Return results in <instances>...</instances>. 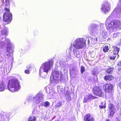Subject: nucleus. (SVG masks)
Returning a JSON list of instances; mask_svg holds the SVG:
<instances>
[{
	"mask_svg": "<svg viewBox=\"0 0 121 121\" xmlns=\"http://www.w3.org/2000/svg\"><path fill=\"white\" fill-rule=\"evenodd\" d=\"M87 40V44H88L90 42L89 38L86 37V39L83 38H78L76 39L74 41L73 43H71L69 49L71 51L73 49V53L72 54H70L69 56L68 57L71 58V56L74 58L78 57L79 56L77 53V50L82 48L86 45V42Z\"/></svg>",
	"mask_w": 121,
	"mask_h": 121,
	"instance_id": "1",
	"label": "nucleus"
},
{
	"mask_svg": "<svg viewBox=\"0 0 121 121\" xmlns=\"http://www.w3.org/2000/svg\"><path fill=\"white\" fill-rule=\"evenodd\" d=\"M105 24L107 30L110 32L113 31L115 29H121V21L118 20H114L111 22L109 20H107Z\"/></svg>",
	"mask_w": 121,
	"mask_h": 121,
	"instance_id": "2",
	"label": "nucleus"
},
{
	"mask_svg": "<svg viewBox=\"0 0 121 121\" xmlns=\"http://www.w3.org/2000/svg\"><path fill=\"white\" fill-rule=\"evenodd\" d=\"M19 83V81L17 79L13 78L11 79L9 81L8 88L12 92L17 91L21 88Z\"/></svg>",
	"mask_w": 121,
	"mask_h": 121,
	"instance_id": "3",
	"label": "nucleus"
},
{
	"mask_svg": "<svg viewBox=\"0 0 121 121\" xmlns=\"http://www.w3.org/2000/svg\"><path fill=\"white\" fill-rule=\"evenodd\" d=\"M4 10L5 12L3 14V19L7 24L10 23L12 19V14L10 12L9 8H5Z\"/></svg>",
	"mask_w": 121,
	"mask_h": 121,
	"instance_id": "4",
	"label": "nucleus"
},
{
	"mask_svg": "<svg viewBox=\"0 0 121 121\" xmlns=\"http://www.w3.org/2000/svg\"><path fill=\"white\" fill-rule=\"evenodd\" d=\"M111 8V4L110 2L106 1L101 5V10L102 12L106 13H108L110 11Z\"/></svg>",
	"mask_w": 121,
	"mask_h": 121,
	"instance_id": "5",
	"label": "nucleus"
},
{
	"mask_svg": "<svg viewBox=\"0 0 121 121\" xmlns=\"http://www.w3.org/2000/svg\"><path fill=\"white\" fill-rule=\"evenodd\" d=\"M5 41L7 43V45L6 47L7 52L9 54H7V55L8 57L9 56H10V54L13 52L14 51L12 48L10 40L9 39L5 38Z\"/></svg>",
	"mask_w": 121,
	"mask_h": 121,
	"instance_id": "6",
	"label": "nucleus"
},
{
	"mask_svg": "<svg viewBox=\"0 0 121 121\" xmlns=\"http://www.w3.org/2000/svg\"><path fill=\"white\" fill-rule=\"evenodd\" d=\"M53 62L52 60H49L48 61L43 63L41 67H43V71L47 73L48 72L51 66L52 67Z\"/></svg>",
	"mask_w": 121,
	"mask_h": 121,
	"instance_id": "7",
	"label": "nucleus"
},
{
	"mask_svg": "<svg viewBox=\"0 0 121 121\" xmlns=\"http://www.w3.org/2000/svg\"><path fill=\"white\" fill-rule=\"evenodd\" d=\"M103 88L106 92L108 93L111 96L112 95L113 92L112 85L110 84H106L103 86Z\"/></svg>",
	"mask_w": 121,
	"mask_h": 121,
	"instance_id": "8",
	"label": "nucleus"
},
{
	"mask_svg": "<svg viewBox=\"0 0 121 121\" xmlns=\"http://www.w3.org/2000/svg\"><path fill=\"white\" fill-rule=\"evenodd\" d=\"M99 26L93 24L91 25V27L89 28L88 30L90 32L94 33H97L99 30Z\"/></svg>",
	"mask_w": 121,
	"mask_h": 121,
	"instance_id": "9",
	"label": "nucleus"
},
{
	"mask_svg": "<svg viewBox=\"0 0 121 121\" xmlns=\"http://www.w3.org/2000/svg\"><path fill=\"white\" fill-rule=\"evenodd\" d=\"M94 94L99 96H102L103 95V93L99 88L97 87H94L93 90Z\"/></svg>",
	"mask_w": 121,
	"mask_h": 121,
	"instance_id": "10",
	"label": "nucleus"
},
{
	"mask_svg": "<svg viewBox=\"0 0 121 121\" xmlns=\"http://www.w3.org/2000/svg\"><path fill=\"white\" fill-rule=\"evenodd\" d=\"M108 108L109 112V113L108 114V116L111 117L115 113V106L113 104L110 103L108 104Z\"/></svg>",
	"mask_w": 121,
	"mask_h": 121,
	"instance_id": "11",
	"label": "nucleus"
},
{
	"mask_svg": "<svg viewBox=\"0 0 121 121\" xmlns=\"http://www.w3.org/2000/svg\"><path fill=\"white\" fill-rule=\"evenodd\" d=\"M116 13L121 14V1L120 0L118 3L117 7L115 8L112 13V14Z\"/></svg>",
	"mask_w": 121,
	"mask_h": 121,
	"instance_id": "12",
	"label": "nucleus"
},
{
	"mask_svg": "<svg viewBox=\"0 0 121 121\" xmlns=\"http://www.w3.org/2000/svg\"><path fill=\"white\" fill-rule=\"evenodd\" d=\"M97 98L90 94L86 95L84 97L83 102L86 103L90 101L91 100L96 98Z\"/></svg>",
	"mask_w": 121,
	"mask_h": 121,
	"instance_id": "13",
	"label": "nucleus"
},
{
	"mask_svg": "<svg viewBox=\"0 0 121 121\" xmlns=\"http://www.w3.org/2000/svg\"><path fill=\"white\" fill-rule=\"evenodd\" d=\"M84 120V121H94V119L92 116L88 114L85 116Z\"/></svg>",
	"mask_w": 121,
	"mask_h": 121,
	"instance_id": "14",
	"label": "nucleus"
},
{
	"mask_svg": "<svg viewBox=\"0 0 121 121\" xmlns=\"http://www.w3.org/2000/svg\"><path fill=\"white\" fill-rule=\"evenodd\" d=\"M70 72L71 75L75 74L76 72V68L73 65L71 66L70 68Z\"/></svg>",
	"mask_w": 121,
	"mask_h": 121,
	"instance_id": "15",
	"label": "nucleus"
},
{
	"mask_svg": "<svg viewBox=\"0 0 121 121\" xmlns=\"http://www.w3.org/2000/svg\"><path fill=\"white\" fill-rule=\"evenodd\" d=\"M8 28L5 27L4 29L1 31L0 35H7L8 32Z\"/></svg>",
	"mask_w": 121,
	"mask_h": 121,
	"instance_id": "16",
	"label": "nucleus"
},
{
	"mask_svg": "<svg viewBox=\"0 0 121 121\" xmlns=\"http://www.w3.org/2000/svg\"><path fill=\"white\" fill-rule=\"evenodd\" d=\"M113 54L115 55H116L118 54L119 51V49L116 46H114L113 47Z\"/></svg>",
	"mask_w": 121,
	"mask_h": 121,
	"instance_id": "17",
	"label": "nucleus"
},
{
	"mask_svg": "<svg viewBox=\"0 0 121 121\" xmlns=\"http://www.w3.org/2000/svg\"><path fill=\"white\" fill-rule=\"evenodd\" d=\"M36 118L35 116H30L28 118V121H36Z\"/></svg>",
	"mask_w": 121,
	"mask_h": 121,
	"instance_id": "18",
	"label": "nucleus"
},
{
	"mask_svg": "<svg viewBox=\"0 0 121 121\" xmlns=\"http://www.w3.org/2000/svg\"><path fill=\"white\" fill-rule=\"evenodd\" d=\"M5 85L4 84L2 83L0 84V91H2L5 90Z\"/></svg>",
	"mask_w": 121,
	"mask_h": 121,
	"instance_id": "19",
	"label": "nucleus"
},
{
	"mask_svg": "<svg viewBox=\"0 0 121 121\" xmlns=\"http://www.w3.org/2000/svg\"><path fill=\"white\" fill-rule=\"evenodd\" d=\"M99 107L101 109L104 108L106 107V105L105 102H103L101 104V105L99 106Z\"/></svg>",
	"mask_w": 121,
	"mask_h": 121,
	"instance_id": "20",
	"label": "nucleus"
},
{
	"mask_svg": "<svg viewBox=\"0 0 121 121\" xmlns=\"http://www.w3.org/2000/svg\"><path fill=\"white\" fill-rule=\"evenodd\" d=\"M105 78L106 79L110 80H111L113 78V77L112 76L110 75L107 76L105 77Z\"/></svg>",
	"mask_w": 121,
	"mask_h": 121,
	"instance_id": "21",
	"label": "nucleus"
},
{
	"mask_svg": "<svg viewBox=\"0 0 121 121\" xmlns=\"http://www.w3.org/2000/svg\"><path fill=\"white\" fill-rule=\"evenodd\" d=\"M103 51L104 52H107L108 50V47L107 46H105L103 48Z\"/></svg>",
	"mask_w": 121,
	"mask_h": 121,
	"instance_id": "22",
	"label": "nucleus"
},
{
	"mask_svg": "<svg viewBox=\"0 0 121 121\" xmlns=\"http://www.w3.org/2000/svg\"><path fill=\"white\" fill-rule=\"evenodd\" d=\"M102 35L104 38H105L107 36V32H103L102 34Z\"/></svg>",
	"mask_w": 121,
	"mask_h": 121,
	"instance_id": "23",
	"label": "nucleus"
},
{
	"mask_svg": "<svg viewBox=\"0 0 121 121\" xmlns=\"http://www.w3.org/2000/svg\"><path fill=\"white\" fill-rule=\"evenodd\" d=\"M113 70V68H109L107 69V72L108 73H112Z\"/></svg>",
	"mask_w": 121,
	"mask_h": 121,
	"instance_id": "24",
	"label": "nucleus"
},
{
	"mask_svg": "<svg viewBox=\"0 0 121 121\" xmlns=\"http://www.w3.org/2000/svg\"><path fill=\"white\" fill-rule=\"evenodd\" d=\"M11 0H5V5L6 6H7L8 5L9 6V3Z\"/></svg>",
	"mask_w": 121,
	"mask_h": 121,
	"instance_id": "25",
	"label": "nucleus"
},
{
	"mask_svg": "<svg viewBox=\"0 0 121 121\" xmlns=\"http://www.w3.org/2000/svg\"><path fill=\"white\" fill-rule=\"evenodd\" d=\"M62 105V103L59 102L56 104L55 106V108H56L57 107H60Z\"/></svg>",
	"mask_w": 121,
	"mask_h": 121,
	"instance_id": "26",
	"label": "nucleus"
},
{
	"mask_svg": "<svg viewBox=\"0 0 121 121\" xmlns=\"http://www.w3.org/2000/svg\"><path fill=\"white\" fill-rule=\"evenodd\" d=\"M43 106L46 107H47L49 105V103L47 101L44 103Z\"/></svg>",
	"mask_w": 121,
	"mask_h": 121,
	"instance_id": "27",
	"label": "nucleus"
},
{
	"mask_svg": "<svg viewBox=\"0 0 121 121\" xmlns=\"http://www.w3.org/2000/svg\"><path fill=\"white\" fill-rule=\"evenodd\" d=\"M81 72L82 73V74L83 72L85 71V68L83 66H82L81 67Z\"/></svg>",
	"mask_w": 121,
	"mask_h": 121,
	"instance_id": "28",
	"label": "nucleus"
},
{
	"mask_svg": "<svg viewBox=\"0 0 121 121\" xmlns=\"http://www.w3.org/2000/svg\"><path fill=\"white\" fill-rule=\"evenodd\" d=\"M62 86H58L57 88V89L58 91H60V92H62L63 90V88H62Z\"/></svg>",
	"mask_w": 121,
	"mask_h": 121,
	"instance_id": "29",
	"label": "nucleus"
},
{
	"mask_svg": "<svg viewBox=\"0 0 121 121\" xmlns=\"http://www.w3.org/2000/svg\"><path fill=\"white\" fill-rule=\"evenodd\" d=\"M30 68V67H29L28 68V69H26L24 71V72L25 73L27 74H29L30 73V72L29 70V69Z\"/></svg>",
	"mask_w": 121,
	"mask_h": 121,
	"instance_id": "30",
	"label": "nucleus"
},
{
	"mask_svg": "<svg viewBox=\"0 0 121 121\" xmlns=\"http://www.w3.org/2000/svg\"><path fill=\"white\" fill-rule=\"evenodd\" d=\"M53 81V75L52 74L50 78V83L52 84Z\"/></svg>",
	"mask_w": 121,
	"mask_h": 121,
	"instance_id": "31",
	"label": "nucleus"
},
{
	"mask_svg": "<svg viewBox=\"0 0 121 121\" xmlns=\"http://www.w3.org/2000/svg\"><path fill=\"white\" fill-rule=\"evenodd\" d=\"M97 40V39H96L95 40L94 39H92V43L93 44H95L96 43Z\"/></svg>",
	"mask_w": 121,
	"mask_h": 121,
	"instance_id": "32",
	"label": "nucleus"
},
{
	"mask_svg": "<svg viewBox=\"0 0 121 121\" xmlns=\"http://www.w3.org/2000/svg\"><path fill=\"white\" fill-rule=\"evenodd\" d=\"M116 57V55H114V56H110V59L111 60H114Z\"/></svg>",
	"mask_w": 121,
	"mask_h": 121,
	"instance_id": "33",
	"label": "nucleus"
},
{
	"mask_svg": "<svg viewBox=\"0 0 121 121\" xmlns=\"http://www.w3.org/2000/svg\"><path fill=\"white\" fill-rule=\"evenodd\" d=\"M118 65H121V61L119 62Z\"/></svg>",
	"mask_w": 121,
	"mask_h": 121,
	"instance_id": "34",
	"label": "nucleus"
},
{
	"mask_svg": "<svg viewBox=\"0 0 121 121\" xmlns=\"http://www.w3.org/2000/svg\"><path fill=\"white\" fill-rule=\"evenodd\" d=\"M119 86L121 89V82H120L119 84Z\"/></svg>",
	"mask_w": 121,
	"mask_h": 121,
	"instance_id": "35",
	"label": "nucleus"
},
{
	"mask_svg": "<svg viewBox=\"0 0 121 121\" xmlns=\"http://www.w3.org/2000/svg\"><path fill=\"white\" fill-rule=\"evenodd\" d=\"M38 97H33V99L34 100H36V99Z\"/></svg>",
	"mask_w": 121,
	"mask_h": 121,
	"instance_id": "36",
	"label": "nucleus"
},
{
	"mask_svg": "<svg viewBox=\"0 0 121 121\" xmlns=\"http://www.w3.org/2000/svg\"><path fill=\"white\" fill-rule=\"evenodd\" d=\"M92 74H93V75H95V73L94 72L93 73V72H92Z\"/></svg>",
	"mask_w": 121,
	"mask_h": 121,
	"instance_id": "37",
	"label": "nucleus"
},
{
	"mask_svg": "<svg viewBox=\"0 0 121 121\" xmlns=\"http://www.w3.org/2000/svg\"><path fill=\"white\" fill-rule=\"evenodd\" d=\"M105 121H110V120L109 119H106Z\"/></svg>",
	"mask_w": 121,
	"mask_h": 121,
	"instance_id": "38",
	"label": "nucleus"
},
{
	"mask_svg": "<svg viewBox=\"0 0 121 121\" xmlns=\"http://www.w3.org/2000/svg\"><path fill=\"white\" fill-rule=\"evenodd\" d=\"M59 72H57V73H57V74H59Z\"/></svg>",
	"mask_w": 121,
	"mask_h": 121,
	"instance_id": "39",
	"label": "nucleus"
},
{
	"mask_svg": "<svg viewBox=\"0 0 121 121\" xmlns=\"http://www.w3.org/2000/svg\"><path fill=\"white\" fill-rule=\"evenodd\" d=\"M117 36V35L116 34L114 35V36Z\"/></svg>",
	"mask_w": 121,
	"mask_h": 121,
	"instance_id": "40",
	"label": "nucleus"
},
{
	"mask_svg": "<svg viewBox=\"0 0 121 121\" xmlns=\"http://www.w3.org/2000/svg\"><path fill=\"white\" fill-rule=\"evenodd\" d=\"M56 121H59V120H57Z\"/></svg>",
	"mask_w": 121,
	"mask_h": 121,
	"instance_id": "41",
	"label": "nucleus"
},
{
	"mask_svg": "<svg viewBox=\"0 0 121 121\" xmlns=\"http://www.w3.org/2000/svg\"><path fill=\"white\" fill-rule=\"evenodd\" d=\"M42 98L43 99V96H42Z\"/></svg>",
	"mask_w": 121,
	"mask_h": 121,
	"instance_id": "42",
	"label": "nucleus"
},
{
	"mask_svg": "<svg viewBox=\"0 0 121 121\" xmlns=\"http://www.w3.org/2000/svg\"><path fill=\"white\" fill-rule=\"evenodd\" d=\"M3 3H4V0H3Z\"/></svg>",
	"mask_w": 121,
	"mask_h": 121,
	"instance_id": "43",
	"label": "nucleus"
}]
</instances>
